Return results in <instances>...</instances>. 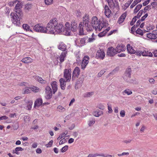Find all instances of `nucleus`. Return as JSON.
Returning a JSON list of instances; mask_svg holds the SVG:
<instances>
[{"label": "nucleus", "mask_w": 157, "mask_h": 157, "mask_svg": "<svg viewBox=\"0 0 157 157\" xmlns=\"http://www.w3.org/2000/svg\"><path fill=\"white\" fill-rule=\"evenodd\" d=\"M131 69L130 68H128L125 71V75L126 77H128L129 78H131Z\"/></svg>", "instance_id": "nucleus-29"}, {"label": "nucleus", "mask_w": 157, "mask_h": 157, "mask_svg": "<svg viewBox=\"0 0 157 157\" xmlns=\"http://www.w3.org/2000/svg\"><path fill=\"white\" fill-rule=\"evenodd\" d=\"M142 6V5L141 4H139L137 5L134 10V13L135 14L136 13L138 12V11L141 8Z\"/></svg>", "instance_id": "nucleus-31"}, {"label": "nucleus", "mask_w": 157, "mask_h": 157, "mask_svg": "<svg viewBox=\"0 0 157 157\" xmlns=\"http://www.w3.org/2000/svg\"><path fill=\"white\" fill-rule=\"evenodd\" d=\"M45 93L46 95L45 98L47 99H50L52 98V91L50 87L48 86H47L45 88Z\"/></svg>", "instance_id": "nucleus-7"}, {"label": "nucleus", "mask_w": 157, "mask_h": 157, "mask_svg": "<svg viewBox=\"0 0 157 157\" xmlns=\"http://www.w3.org/2000/svg\"><path fill=\"white\" fill-rule=\"evenodd\" d=\"M150 0H147L145 1L143 3V5L144 6H146L150 2Z\"/></svg>", "instance_id": "nucleus-64"}, {"label": "nucleus", "mask_w": 157, "mask_h": 157, "mask_svg": "<svg viewBox=\"0 0 157 157\" xmlns=\"http://www.w3.org/2000/svg\"><path fill=\"white\" fill-rule=\"evenodd\" d=\"M147 36L148 38L151 39H155L157 38L156 36L153 33L147 34Z\"/></svg>", "instance_id": "nucleus-28"}, {"label": "nucleus", "mask_w": 157, "mask_h": 157, "mask_svg": "<svg viewBox=\"0 0 157 157\" xmlns=\"http://www.w3.org/2000/svg\"><path fill=\"white\" fill-rule=\"evenodd\" d=\"M58 48L59 49L63 51H65L67 49L66 45L63 43H60L58 46Z\"/></svg>", "instance_id": "nucleus-19"}, {"label": "nucleus", "mask_w": 157, "mask_h": 157, "mask_svg": "<svg viewBox=\"0 0 157 157\" xmlns=\"http://www.w3.org/2000/svg\"><path fill=\"white\" fill-rule=\"evenodd\" d=\"M53 140H52L50 141L48 143V144H46V146L47 147H50L52 145L53 143Z\"/></svg>", "instance_id": "nucleus-56"}, {"label": "nucleus", "mask_w": 157, "mask_h": 157, "mask_svg": "<svg viewBox=\"0 0 157 157\" xmlns=\"http://www.w3.org/2000/svg\"><path fill=\"white\" fill-rule=\"evenodd\" d=\"M24 94H29L31 92V89L29 87H26L23 90Z\"/></svg>", "instance_id": "nucleus-33"}, {"label": "nucleus", "mask_w": 157, "mask_h": 157, "mask_svg": "<svg viewBox=\"0 0 157 157\" xmlns=\"http://www.w3.org/2000/svg\"><path fill=\"white\" fill-rule=\"evenodd\" d=\"M142 55L144 56L151 57L153 56V54L150 52L144 51H142Z\"/></svg>", "instance_id": "nucleus-26"}, {"label": "nucleus", "mask_w": 157, "mask_h": 157, "mask_svg": "<svg viewBox=\"0 0 157 157\" xmlns=\"http://www.w3.org/2000/svg\"><path fill=\"white\" fill-rule=\"evenodd\" d=\"M98 107L99 109H100L102 110L104 109V105L100 104H99L98 105Z\"/></svg>", "instance_id": "nucleus-61"}, {"label": "nucleus", "mask_w": 157, "mask_h": 157, "mask_svg": "<svg viewBox=\"0 0 157 157\" xmlns=\"http://www.w3.org/2000/svg\"><path fill=\"white\" fill-rule=\"evenodd\" d=\"M42 103V100L41 98H38L36 100L34 103V107L36 108L37 106L39 107Z\"/></svg>", "instance_id": "nucleus-23"}, {"label": "nucleus", "mask_w": 157, "mask_h": 157, "mask_svg": "<svg viewBox=\"0 0 157 157\" xmlns=\"http://www.w3.org/2000/svg\"><path fill=\"white\" fill-rule=\"evenodd\" d=\"M67 53V51L62 52L59 56V60L61 63L63 62L64 60V59L66 56V54Z\"/></svg>", "instance_id": "nucleus-20"}, {"label": "nucleus", "mask_w": 157, "mask_h": 157, "mask_svg": "<svg viewBox=\"0 0 157 157\" xmlns=\"http://www.w3.org/2000/svg\"><path fill=\"white\" fill-rule=\"evenodd\" d=\"M127 48L128 52L130 53L134 54L135 52V51L130 46L129 44H128L127 46Z\"/></svg>", "instance_id": "nucleus-25"}, {"label": "nucleus", "mask_w": 157, "mask_h": 157, "mask_svg": "<svg viewBox=\"0 0 157 157\" xmlns=\"http://www.w3.org/2000/svg\"><path fill=\"white\" fill-rule=\"evenodd\" d=\"M8 118V117L6 116H4L0 117V121L3 120H6Z\"/></svg>", "instance_id": "nucleus-63"}, {"label": "nucleus", "mask_w": 157, "mask_h": 157, "mask_svg": "<svg viewBox=\"0 0 157 157\" xmlns=\"http://www.w3.org/2000/svg\"><path fill=\"white\" fill-rule=\"evenodd\" d=\"M95 120L94 119H92L91 120H90L88 121V124L89 126H92L95 123Z\"/></svg>", "instance_id": "nucleus-41"}, {"label": "nucleus", "mask_w": 157, "mask_h": 157, "mask_svg": "<svg viewBox=\"0 0 157 157\" xmlns=\"http://www.w3.org/2000/svg\"><path fill=\"white\" fill-rule=\"evenodd\" d=\"M32 104L33 102L32 101H30L28 102L27 105V108L28 110H30L31 109Z\"/></svg>", "instance_id": "nucleus-37"}, {"label": "nucleus", "mask_w": 157, "mask_h": 157, "mask_svg": "<svg viewBox=\"0 0 157 157\" xmlns=\"http://www.w3.org/2000/svg\"><path fill=\"white\" fill-rule=\"evenodd\" d=\"M106 34V32H105V31H103L102 32H101V33H99L98 36L100 37H102L104 36L105 35V34Z\"/></svg>", "instance_id": "nucleus-50"}, {"label": "nucleus", "mask_w": 157, "mask_h": 157, "mask_svg": "<svg viewBox=\"0 0 157 157\" xmlns=\"http://www.w3.org/2000/svg\"><path fill=\"white\" fill-rule=\"evenodd\" d=\"M131 3V2L128 1L127 2L125 3L124 5L126 7L125 9H127L128 7L130 6Z\"/></svg>", "instance_id": "nucleus-54"}, {"label": "nucleus", "mask_w": 157, "mask_h": 157, "mask_svg": "<svg viewBox=\"0 0 157 157\" xmlns=\"http://www.w3.org/2000/svg\"><path fill=\"white\" fill-rule=\"evenodd\" d=\"M51 85L53 90V94H54L57 90V83L56 81L53 82L51 83Z\"/></svg>", "instance_id": "nucleus-17"}, {"label": "nucleus", "mask_w": 157, "mask_h": 157, "mask_svg": "<svg viewBox=\"0 0 157 157\" xmlns=\"http://www.w3.org/2000/svg\"><path fill=\"white\" fill-rule=\"evenodd\" d=\"M120 114L122 117H124L125 115V112L124 110H121L120 112Z\"/></svg>", "instance_id": "nucleus-59"}, {"label": "nucleus", "mask_w": 157, "mask_h": 157, "mask_svg": "<svg viewBox=\"0 0 157 157\" xmlns=\"http://www.w3.org/2000/svg\"><path fill=\"white\" fill-rule=\"evenodd\" d=\"M32 6V4H27L25 5V8L26 9H27V10H29L31 8Z\"/></svg>", "instance_id": "nucleus-51"}, {"label": "nucleus", "mask_w": 157, "mask_h": 157, "mask_svg": "<svg viewBox=\"0 0 157 157\" xmlns=\"http://www.w3.org/2000/svg\"><path fill=\"white\" fill-rule=\"evenodd\" d=\"M117 53L115 51V49L113 47H110L108 48L107 55L110 56H113L115 55Z\"/></svg>", "instance_id": "nucleus-12"}, {"label": "nucleus", "mask_w": 157, "mask_h": 157, "mask_svg": "<svg viewBox=\"0 0 157 157\" xmlns=\"http://www.w3.org/2000/svg\"><path fill=\"white\" fill-rule=\"evenodd\" d=\"M141 0H135L132 4L130 6L131 8H133L135 5H136L139 2H140Z\"/></svg>", "instance_id": "nucleus-34"}, {"label": "nucleus", "mask_w": 157, "mask_h": 157, "mask_svg": "<svg viewBox=\"0 0 157 157\" xmlns=\"http://www.w3.org/2000/svg\"><path fill=\"white\" fill-rule=\"evenodd\" d=\"M33 77L35 80H36L39 83L42 84H44L46 82V81L45 80L43 79L41 77L38 76H33Z\"/></svg>", "instance_id": "nucleus-16"}, {"label": "nucleus", "mask_w": 157, "mask_h": 157, "mask_svg": "<svg viewBox=\"0 0 157 157\" xmlns=\"http://www.w3.org/2000/svg\"><path fill=\"white\" fill-rule=\"evenodd\" d=\"M105 13L107 17H109L111 13V11L110 10L105 11Z\"/></svg>", "instance_id": "nucleus-39"}, {"label": "nucleus", "mask_w": 157, "mask_h": 157, "mask_svg": "<svg viewBox=\"0 0 157 157\" xmlns=\"http://www.w3.org/2000/svg\"><path fill=\"white\" fill-rule=\"evenodd\" d=\"M93 114L96 117H99L98 111H94L93 112Z\"/></svg>", "instance_id": "nucleus-60"}, {"label": "nucleus", "mask_w": 157, "mask_h": 157, "mask_svg": "<svg viewBox=\"0 0 157 157\" xmlns=\"http://www.w3.org/2000/svg\"><path fill=\"white\" fill-rule=\"evenodd\" d=\"M136 21V18L134 17L132 19V21H131L130 23V25H134L135 22Z\"/></svg>", "instance_id": "nucleus-46"}, {"label": "nucleus", "mask_w": 157, "mask_h": 157, "mask_svg": "<svg viewBox=\"0 0 157 157\" xmlns=\"http://www.w3.org/2000/svg\"><path fill=\"white\" fill-rule=\"evenodd\" d=\"M151 5H148L147 6H146L144 8V10L145 11L146 10H148L149 9H151Z\"/></svg>", "instance_id": "nucleus-57"}, {"label": "nucleus", "mask_w": 157, "mask_h": 157, "mask_svg": "<svg viewBox=\"0 0 157 157\" xmlns=\"http://www.w3.org/2000/svg\"><path fill=\"white\" fill-rule=\"evenodd\" d=\"M136 54V55L138 56H140L141 55H142V51H135V52L134 53Z\"/></svg>", "instance_id": "nucleus-52"}, {"label": "nucleus", "mask_w": 157, "mask_h": 157, "mask_svg": "<svg viewBox=\"0 0 157 157\" xmlns=\"http://www.w3.org/2000/svg\"><path fill=\"white\" fill-rule=\"evenodd\" d=\"M67 132H67L66 133H62L61 135L59 136L57 138V140H59L61 139L64 136V135H66L67 134Z\"/></svg>", "instance_id": "nucleus-48"}, {"label": "nucleus", "mask_w": 157, "mask_h": 157, "mask_svg": "<svg viewBox=\"0 0 157 157\" xmlns=\"http://www.w3.org/2000/svg\"><path fill=\"white\" fill-rule=\"evenodd\" d=\"M68 148V146L67 145H65L61 149V152H65L67 150Z\"/></svg>", "instance_id": "nucleus-44"}, {"label": "nucleus", "mask_w": 157, "mask_h": 157, "mask_svg": "<svg viewBox=\"0 0 157 157\" xmlns=\"http://www.w3.org/2000/svg\"><path fill=\"white\" fill-rule=\"evenodd\" d=\"M124 92L129 95L132 94V92L129 89H126L124 90Z\"/></svg>", "instance_id": "nucleus-45"}, {"label": "nucleus", "mask_w": 157, "mask_h": 157, "mask_svg": "<svg viewBox=\"0 0 157 157\" xmlns=\"http://www.w3.org/2000/svg\"><path fill=\"white\" fill-rule=\"evenodd\" d=\"M126 15L127 13L126 12L123 14L119 18L117 22L119 24L122 23L124 21Z\"/></svg>", "instance_id": "nucleus-21"}, {"label": "nucleus", "mask_w": 157, "mask_h": 157, "mask_svg": "<svg viewBox=\"0 0 157 157\" xmlns=\"http://www.w3.org/2000/svg\"><path fill=\"white\" fill-rule=\"evenodd\" d=\"M17 1H14L11 2H9V5L11 6H13L14 5V4H15L17 2Z\"/></svg>", "instance_id": "nucleus-58"}, {"label": "nucleus", "mask_w": 157, "mask_h": 157, "mask_svg": "<svg viewBox=\"0 0 157 157\" xmlns=\"http://www.w3.org/2000/svg\"><path fill=\"white\" fill-rule=\"evenodd\" d=\"M105 72V71L104 70H101L98 74V77H101L103 74Z\"/></svg>", "instance_id": "nucleus-47"}, {"label": "nucleus", "mask_w": 157, "mask_h": 157, "mask_svg": "<svg viewBox=\"0 0 157 157\" xmlns=\"http://www.w3.org/2000/svg\"><path fill=\"white\" fill-rule=\"evenodd\" d=\"M80 70L79 68L76 67L75 68L72 73V79H75V77H77L79 75Z\"/></svg>", "instance_id": "nucleus-14"}, {"label": "nucleus", "mask_w": 157, "mask_h": 157, "mask_svg": "<svg viewBox=\"0 0 157 157\" xmlns=\"http://www.w3.org/2000/svg\"><path fill=\"white\" fill-rule=\"evenodd\" d=\"M15 149L16 151H17V152H18V151H23L24 150L23 148H22L21 147H17L15 148Z\"/></svg>", "instance_id": "nucleus-49"}, {"label": "nucleus", "mask_w": 157, "mask_h": 157, "mask_svg": "<svg viewBox=\"0 0 157 157\" xmlns=\"http://www.w3.org/2000/svg\"><path fill=\"white\" fill-rule=\"evenodd\" d=\"M71 70L65 69L64 70V77L66 79V82H69L71 79Z\"/></svg>", "instance_id": "nucleus-6"}, {"label": "nucleus", "mask_w": 157, "mask_h": 157, "mask_svg": "<svg viewBox=\"0 0 157 157\" xmlns=\"http://www.w3.org/2000/svg\"><path fill=\"white\" fill-rule=\"evenodd\" d=\"M22 28L24 29L26 31L32 32V31L30 29V26L27 24H23L22 25Z\"/></svg>", "instance_id": "nucleus-30"}, {"label": "nucleus", "mask_w": 157, "mask_h": 157, "mask_svg": "<svg viewBox=\"0 0 157 157\" xmlns=\"http://www.w3.org/2000/svg\"><path fill=\"white\" fill-rule=\"evenodd\" d=\"M21 61L23 63H28L33 62V60L30 57H26L23 59H22Z\"/></svg>", "instance_id": "nucleus-24"}, {"label": "nucleus", "mask_w": 157, "mask_h": 157, "mask_svg": "<svg viewBox=\"0 0 157 157\" xmlns=\"http://www.w3.org/2000/svg\"><path fill=\"white\" fill-rule=\"evenodd\" d=\"M88 39V37L86 36L84 37L83 38H81L80 40V42L81 44L84 45L86 43V41Z\"/></svg>", "instance_id": "nucleus-32"}, {"label": "nucleus", "mask_w": 157, "mask_h": 157, "mask_svg": "<svg viewBox=\"0 0 157 157\" xmlns=\"http://www.w3.org/2000/svg\"><path fill=\"white\" fill-rule=\"evenodd\" d=\"M80 57L79 56L77 57L76 60V63L78 64V65L80 63Z\"/></svg>", "instance_id": "nucleus-62"}, {"label": "nucleus", "mask_w": 157, "mask_h": 157, "mask_svg": "<svg viewBox=\"0 0 157 157\" xmlns=\"http://www.w3.org/2000/svg\"><path fill=\"white\" fill-rule=\"evenodd\" d=\"M22 14H18L16 13H11L10 16L12 23L16 26H19L21 25L20 19H21Z\"/></svg>", "instance_id": "nucleus-4"}, {"label": "nucleus", "mask_w": 157, "mask_h": 157, "mask_svg": "<svg viewBox=\"0 0 157 157\" xmlns=\"http://www.w3.org/2000/svg\"><path fill=\"white\" fill-rule=\"evenodd\" d=\"M103 156V155H101V154H98V153H95L94 154H90L87 157H96L97 156Z\"/></svg>", "instance_id": "nucleus-38"}, {"label": "nucleus", "mask_w": 157, "mask_h": 157, "mask_svg": "<svg viewBox=\"0 0 157 157\" xmlns=\"http://www.w3.org/2000/svg\"><path fill=\"white\" fill-rule=\"evenodd\" d=\"M109 6L113 9L115 8V4L114 3L113 0H106Z\"/></svg>", "instance_id": "nucleus-27"}, {"label": "nucleus", "mask_w": 157, "mask_h": 157, "mask_svg": "<svg viewBox=\"0 0 157 157\" xmlns=\"http://www.w3.org/2000/svg\"><path fill=\"white\" fill-rule=\"evenodd\" d=\"M141 23V21L140 20H138L136 22V25H135L133 26L131 30V33L133 34H134L135 33V31L136 30V28L138 27Z\"/></svg>", "instance_id": "nucleus-18"}, {"label": "nucleus", "mask_w": 157, "mask_h": 157, "mask_svg": "<svg viewBox=\"0 0 157 157\" xmlns=\"http://www.w3.org/2000/svg\"><path fill=\"white\" fill-rule=\"evenodd\" d=\"M125 49V47L122 44L121 45L118 44L116 47L115 51L117 53H119L121 51H124Z\"/></svg>", "instance_id": "nucleus-15"}, {"label": "nucleus", "mask_w": 157, "mask_h": 157, "mask_svg": "<svg viewBox=\"0 0 157 157\" xmlns=\"http://www.w3.org/2000/svg\"><path fill=\"white\" fill-rule=\"evenodd\" d=\"M17 3L15 7V12L18 14H22L23 13L21 8H22V5L21 3L19 1H17Z\"/></svg>", "instance_id": "nucleus-9"}, {"label": "nucleus", "mask_w": 157, "mask_h": 157, "mask_svg": "<svg viewBox=\"0 0 157 157\" xmlns=\"http://www.w3.org/2000/svg\"><path fill=\"white\" fill-rule=\"evenodd\" d=\"M63 25L60 23H58L56 19L51 20L47 24L46 27L47 33L55 34L59 33L63 31Z\"/></svg>", "instance_id": "nucleus-1"}, {"label": "nucleus", "mask_w": 157, "mask_h": 157, "mask_svg": "<svg viewBox=\"0 0 157 157\" xmlns=\"http://www.w3.org/2000/svg\"><path fill=\"white\" fill-rule=\"evenodd\" d=\"M46 27H45L41 24H37L35 25L33 27V30L36 32L47 33Z\"/></svg>", "instance_id": "nucleus-5"}, {"label": "nucleus", "mask_w": 157, "mask_h": 157, "mask_svg": "<svg viewBox=\"0 0 157 157\" xmlns=\"http://www.w3.org/2000/svg\"><path fill=\"white\" fill-rule=\"evenodd\" d=\"M59 82L61 89L63 90H64L66 87V83L65 82H66V81H65L63 78H62L60 79Z\"/></svg>", "instance_id": "nucleus-22"}, {"label": "nucleus", "mask_w": 157, "mask_h": 157, "mask_svg": "<svg viewBox=\"0 0 157 157\" xmlns=\"http://www.w3.org/2000/svg\"><path fill=\"white\" fill-rule=\"evenodd\" d=\"M30 89H31V91H32L35 92H38L40 90L39 88L35 86H34L32 87H31Z\"/></svg>", "instance_id": "nucleus-35"}, {"label": "nucleus", "mask_w": 157, "mask_h": 157, "mask_svg": "<svg viewBox=\"0 0 157 157\" xmlns=\"http://www.w3.org/2000/svg\"><path fill=\"white\" fill-rule=\"evenodd\" d=\"M144 13V10H140L138 13L137 16H135V17L137 18H139Z\"/></svg>", "instance_id": "nucleus-40"}, {"label": "nucleus", "mask_w": 157, "mask_h": 157, "mask_svg": "<svg viewBox=\"0 0 157 157\" xmlns=\"http://www.w3.org/2000/svg\"><path fill=\"white\" fill-rule=\"evenodd\" d=\"M136 34H139L141 36H142L143 35L144 32L143 30H142L140 28H138L136 31Z\"/></svg>", "instance_id": "nucleus-36"}, {"label": "nucleus", "mask_w": 157, "mask_h": 157, "mask_svg": "<svg viewBox=\"0 0 157 157\" xmlns=\"http://www.w3.org/2000/svg\"><path fill=\"white\" fill-rule=\"evenodd\" d=\"M85 27V25L83 24V21L81 22H80L78 26V29H79V35H83L84 34V27Z\"/></svg>", "instance_id": "nucleus-13"}, {"label": "nucleus", "mask_w": 157, "mask_h": 157, "mask_svg": "<svg viewBox=\"0 0 157 157\" xmlns=\"http://www.w3.org/2000/svg\"><path fill=\"white\" fill-rule=\"evenodd\" d=\"M57 109H58L60 110L59 111L61 112H63L65 110V109L61 105L58 106L57 107Z\"/></svg>", "instance_id": "nucleus-42"}, {"label": "nucleus", "mask_w": 157, "mask_h": 157, "mask_svg": "<svg viewBox=\"0 0 157 157\" xmlns=\"http://www.w3.org/2000/svg\"><path fill=\"white\" fill-rule=\"evenodd\" d=\"M45 4L47 5H49L52 4L53 0H44Z\"/></svg>", "instance_id": "nucleus-43"}, {"label": "nucleus", "mask_w": 157, "mask_h": 157, "mask_svg": "<svg viewBox=\"0 0 157 157\" xmlns=\"http://www.w3.org/2000/svg\"><path fill=\"white\" fill-rule=\"evenodd\" d=\"M24 121L25 122H26L27 121H29L30 120V117L28 116H25L24 117Z\"/></svg>", "instance_id": "nucleus-53"}, {"label": "nucleus", "mask_w": 157, "mask_h": 157, "mask_svg": "<svg viewBox=\"0 0 157 157\" xmlns=\"http://www.w3.org/2000/svg\"><path fill=\"white\" fill-rule=\"evenodd\" d=\"M105 54L103 50L99 49L97 52L96 57L97 59H103L105 57Z\"/></svg>", "instance_id": "nucleus-8"}, {"label": "nucleus", "mask_w": 157, "mask_h": 157, "mask_svg": "<svg viewBox=\"0 0 157 157\" xmlns=\"http://www.w3.org/2000/svg\"><path fill=\"white\" fill-rule=\"evenodd\" d=\"M65 26V35L67 36L72 35L71 31L72 32L76 31L78 26L77 22L75 20H73L72 21L70 27L68 26H69L68 22L66 23Z\"/></svg>", "instance_id": "nucleus-2"}, {"label": "nucleus", "mask_w": 157, "mask_h": 157, "mask_svg": "<svg viewBox=\"0 0 157 157\" xmlns=\"http://www.w3.org/2000/svg\"><path fill=\"white\" fill-rule=\"evenodd\" d=\"M82 21H83V24L85 25V27L87 31H91L94 29V26L90 21L89 15L86 14L83 17Z\"/></svg>", "instance_id": "nucleus-3"}, {"label": "nucleus", "mask_w": 157, "mask_h": 157, "mask_svg": "<svg viewBox=\"0 0 157 157\" xmlns=\"http://www.w3.org/2000/svg\"><path fill=\"white\" fill-rule=\"evenodd\" d=\"M98 19L96 17L94 16L92 17V21L91 22V24L93 25V26H94V27L95 30H97L99 25V24L98 23Z\"/></svg>", "instance_id": "nucleus-10"}, {"label": "nucleus", "mask_w": 157, "mask_h": 157, "mask_svg": "<svg viewBox=\"0 0 157 157\" xmlns=\"http://www.w3.org/2000/svg\"><path fill=\"white\" fill-rule=\"evenodd\" d=\"M148 15L147 13L145 14L141 17L140 21H144L145 19L147 17Z\"/></svg>", "instance_id": "nucleus-55"}, {"label": "nucleus", "mask_w": 157, "mask_h": 157, "mask_svg": "<svg viewBox=\"0 0 157 157\" xmlns=\"http://www.w3.org/2000/svg\"><path fill=\"white\" fill-rule=\"evenodd\" d=\"M89 58L88 56H85L83 58L81 62V68L83 70L84 69L86 68V66L88 64L89 62L88 60Z\"/></svg>", "instance_id": "nucleus-11"}]
</instances>
